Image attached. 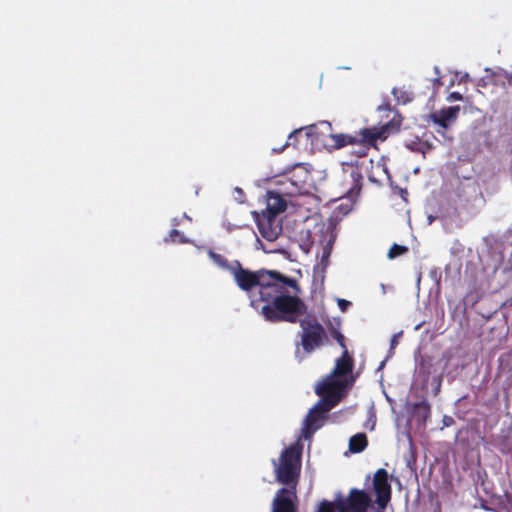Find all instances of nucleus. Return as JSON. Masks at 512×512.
Masks as SVG:
<instances>
[{"label": "nucleus", "mask_w": 512, "mask_h": 512, "mask_svg": "<svg viewBox=\"0 0 512 512\" xmlns=\"http://www.w3.org/2000/svg\"><path fill=\"white\" fill-rule=\"evenodd\" d=\"M368 439L365 433H357L349 440V450L352 453H361L366 449Z\"/></svg>", "instance_id": "obj_17"}, {"label": "nucleus", "mask_w": 512, "mask_h": 512, "mask_svg": "<svg viewBox=\"0 0 512 512\" xmlns=\"http://www.w3.org/2000/svg\"><path fill=\"white\" fill-rule=\"evenodd\" d=\"M407 252H408L407 246H403V245H399V244L395 243L390 247L387 256L389 259H394L398 256H401V255L407 253Z\"/></svg>", "instance_id": "obj_21"}, {"label": "nucleus", "mask_w": 512, "mask_h": 512, "mask_svg": "<svg viewBox=\"0 0 512 512\" xmlns=\"http://www.w3.org/2000/svg\"><path fill=\"white\" fill-rule=\"evenodd\" d=\"M353 368L354 359L349 354L348 349H345V351H342L341 357L336 359L335 367L328 377H332L333 379L345 377L353 371Z\"/></svg>", "instance_id": "obj_13"}, {"label": "nucleus", "mask_w": 512, "mask_h": 512, "mask_svg": "<svg viewBox=\"0 0 512 512\" xmlns=\"http://www.w3.org/2000/svg\"><path fill=\"white\" fill-rule=\"evenodd\" d=\"M350 305H351V302H349L345 299H338V306L342 312H345Z\"/></svg>", "instance_id": "obj_28"}, {"label": "nucleus", "mask_w": 512, "mask_h": 512, "mask_svg": "<svg viewBox=\"0 0 512 512\" xmlns=\"http://www.w3.org/2000/svg\"><path fill=\"white\" fill-rule=\"evenodd\" d=\"M298 323L301 328L299 345L305 354H311L328 343L327 332L316 317H304Z\"/></svg>", "instance_id": "obj_4"}, {"label": "nucleus", "mask_w": 512, "mask_h": 512, "mask_svg": "<svg viewBox=\"0 0 512 512\" xmlns=\"http://www.w3.org/2000/svg\"><path fill=\"white\" fill-rule=\"evenodd\" d=\"M286 207L287 203L279 193L273 191L268 192L267 211L270 216L274 217L277 214L285 211Z\"/></svg>", "instance_id": "obj_14"}, {"label": "nucleus", "mask_w": 512, "mask_h": 512, "mask_svg": "<svg viewBox=\"0 0 512 512\" xmlns=\"http://www.w3.org/2000/svg\"><path fill=\"white\" fill-rule=\"evenodd\" d=\"M343 388L344 383L332 377H327L322 382L316 389V393L321 396V399L316 404L321 408L322 412L328 413L340 402Z\"/></svg>", "instance_id": "obj_6"}, {"label": "nucleus", "mask_w": 512, "mask_h": 512, "mask_svg": "<svg viewBox=\"0 0 512 512\" xmlns=\"http://www.w3.org/2000/svg\"><path fill=\"white\" fill-rule=\"evenodd\" d=\"M373 489L376 494L378 508L384 510L391 500L392 489L389 482V475L384 468L378 469L373 477Z\"/></svg>", "instance_id": "obj_8"}, {"label": "nucleus", "mask_w": 512, "mask_h": 512, "mask_svg": "<svg viewBox=\"0 0 512 512\" xmlns=\"http://www.w3.org/2000/svg\"><path fill=\"white\" fill-rule=\"evenodd\" d=\"M495 82L501 83L502 85H505L507 82L509 86H512V75H509L508 73H497L494 75Z\"/></svg>", "instance_id": "obj_25"}, {"label": "nucleus", "mask_w": 512, "mask_h": 512, "mask_svg": "<svg viewBox=\"0 0 512 512\" xmlns=\"http://www.w3.org/2000/svg\"><path fill=\"white\" fill-rule=\"evenodd\" d=\"M460 112V106H449L440 109L439 111L433 112L430 115L431 120L434 124L446 129L448 126L455 122Z\"/></svg>", "instance_id": "obj_12"}, {"label": "nucleus", "mask_w": 512, "mask_h": 512, "mask_svg": "<svg viewBox=\"0 0 512 512\" xmlns=\"http://www.w3.org/2000/svg\"><path fill=\"white\" fill-rule=\"evenodd\" d=\"M329 333H330L331 337H333L336 340V342L339 344V346L342 348V350L345 351V349H347V346L345 343V337L341 333V331L338 328L332 326L329 329Z\"/></svg>", "instance_id": "obj_22"}, {"label": "nucleus", "mask_w": 512, "mask_h": 512, "mask_svg": "<svg viewBox=\"0 0 512 512\" xmlns=\"http://www.w3.org/2000/svg\"><path fill=\"white\" fill-rule=\"evenodd\" d=\"M297 490L280 488L272 501V512H298Z\"/></svg>", "instance_id": "obj_9"}, {"label": "nucleus", "mask_w": 512, "mask_h": 512, "mask_svg": "<svg viewBox=\"0 0 512 512\" xmlns=\"http://www.w3.org/2000/svg\"><path fill=\"white\" fill-rule=\"evenodd\" d=\"M401 120L395 117L380 127L362 128L357 132V140L355 141L352 153L356 158L365 157L370 148L376 145L378 140H386L390 134L400 131Z\"/></svg>", "instance_id": "obj_3"}, {"label": "nucleus", "mask_w": 512, "mask_h": 512, "mask_svg": "<svg viewBox=\"0 0 512 512\" xmlns=\"http://www.w3.org/2000/svg\"><path fill=\"white\" fill-rule=\"evenodd\" d=\"M303 128H300V129H297L295 130L294 132H292L290 135H289V139H292L293 137H295L296 135L298 134H301L303 132Z\"/></svg>", "instance_id": "obj_30"}, {"label": "nucleus", "mask_w": 512, "mask_h": 512, "mask_svg": "<svg viewBox=\"0 0 512 512\" xmlns=\"http://www.w3.org/2000/svg\"><path fill=\"white\" fill-rule=\"evenodd\" d=\"M181 218L182 219H187L188 221L192 220L186 213H184Z\"/></svg>", "instance_id": "obj_32"}, {"label": "nucleus", "mask_w": 512, "mask_h": 512, "mask_svg": "<svg viewBox=\"0 0 512 512\" xmlns=\"http://www.w3.org/2000/svg\"><path fill=\"white\" fill-rule=\"evenodd\" d=\"M292 184L296 185V187L299 189L300 187L298 186V184L295 182V181H292Z\"/></svg>", "instance_id": "obj_34"}, {"label": "nucleus", "mask_w": 512, "mask_h": 512, "mask_svg": "<svg viewBox=\"0 0 512 512\" xmlns=\"http://www.w3.org/2000/svg\"><path fill=\"white\" fill-rule=\"evenodd\" d=\"M463 100V96L461 93L459 92H451L448 97H447V101L448 102H453V101H461Z\"/></svg>", "instance_id": "obj_27"}, {"label": "nucleus", "mask_w": 512, "mask_h": 512, "mask_svg": "<svg viewBox=\"0 0 512 512\" xmlns=\"http://www.w3.org/2000/svg\"><path fill=\"white\" fill-rule=\"evenodd\" d=\"M299 294L294 292V295H289L287 287L276 291L263 301L265 304L261 307V315L272 323H297L307 311V305Z\"/></svg>", "instance_id": "obj_1"}, {"label": "nucleus", "mask_w": 512, "mask_h": 512, "mask_svg": "<svg viewBox=\"0 0 512 512\" xmlns=\"http://www.w3.org/2000/svg\"><path fill=\"white\" fill-rule=\"evenodd\" d=\"M336 500L334 502L328 501V500H322L318 504V508L316 512H336Z\"/></svg>", "instance_id": "obj_24"}, {"label": "nucleus", "mask_w": 512, "mask_h": 512, "mask_svg": "<svg viewBox=\"0 0 512 512\" xmlns=\"http://www.w3.org/2000/svg\"><path fill=\"white\" fill-rule=\"evenodd\" d=\"M326 415L327 413L322 412L321 408L315 404L305 418L304 427L302 429L303 436L305 438H310L318 429H320L324 424L327 417Z\"/></svg>", "instance_id": "obj_11"}, {"label": "nucleus", "mask_w": 512, "mask_h": 512, "mask_svg": "<svg viewBox=\"0 0 512 512\" xmlns=\"http://www.w3.org/2000/svg\"><path fill=\"white\" fill-rule=\"evenodd\" d=\"M301 459L302 445L297 442L285 448L278 460H272L275 479L284 485L285 489L297 490L301 472Z\"/></svg>", "instance_id": "obj_2"}, {"label": "nucleus", "mask_w": 512, "mask_h": 512, "mask_svg": "<svg viewBox=\"0 0 512 512\" xmlns=\"http://www.w3.org/2000/svg\"><path fill=\"white\" fill-rule=\"evenodd\" d=\"M314 127H315V126H309V127L307 128V130H308L307 135H309V134L311 133V131H312V129H314Z\"/></svg>", "instance_id": "obj_33"}, {"label": "nucleus", "mask_w": 512, "mask_h": 512, "mask_svg": "<svg viewBox=\"0 0 512 512\" xmlns=\"http://www.w3.org/2000/svg\"><path fill=\"white\" fill-rule=\"evenodd\" d=\"M372 499L364 490L352 488L347 497L336 499L337 512H367Z\"/></svg>", "instance_id": "obj_7"}, {"label": "nucleus", "mask_w": 512, "mask_h": 512, "mask_svg": "<svg viewBox=\"0 0 512 512\" xmlns=\"http://www.w3.org/2000/svg\"><path fill=\"white\" fill-rule=\"evenodd\" d=\"M181 220H182V218H177V217H176V218H173V220H172V225H173L174 227H177L178 225H180Z\"/></svg>", "instance_id": "obj_31"}, {"label": "nucleus", "mask_w": 512, "mask_h": 512, "mask_svg": "<svg viewBox=\"0 0 512 512\" xmlns=\"http://www.w3.org/2000/svg\"><path fill=\"white\" fill-rule=\"evenodd\" d=\"M208 255L210 259L213 261V263L218 265L220 268L229 271L230 273L235 268V262L233 264H230L228 260L219 253L209 250Z\"/></svg>", "instance_id": "obj_18"}, {"label": "nucleus", "mask_w": 512, "mask_h": 512, "mask_svg": "<svg viewBox=\"0 0 512 512\" xmlns=\"http://www.w3.org/2000/svg\"><path fill=\"white\" fill-rule=\"evenodd\" d=\"M260 300L263 302L273 293L285 287H290L296 293H301L298 282L291 277L285 276L274 270H258L257 271Z\"/></svg>", "instance_id": "obj_5"}, {"label": "nucleus", "mask_w": 512, "mask_h": 512, "mask_svg": "<svg viewBox=\"0 0 512 512\" xmlns=\"http://www.w3.org/2000/svg\"><path fill=\"white\" fill-rule=\"evenodd\" d=\"M231 274L241 290L248 292L257 287V271L243 268L238 260L235 261V268L232 270Z\"/></svg>", "instance_id": "obj_10"}, {"label": "nucleus", "mask_w": 512, "mask_h": 512, "mask_svg": "<svg viewBox=\"0 0 512 512\" xmlns=\"http://www.w3.org/2000/svg\"><path fill=\"white\" fill-rule=\"evenodd\" d=\"M357 140V132L355 134H330L329 135V143L328 145L335 150L341 149L348 145H354Z\"/></svg>", "instance_id": "obj_15"}, {"label": "nucleus", "mask_w": 512, "mask_h": 512, "mask_svg": "<svg viewBox=\"0 0 512 512\" xmlns=\"http://www.w3.org/2000/svg\"><path fill=\"white\" fill-rule=\"evenodd\" d=\"M335 240H336V233H335L334 229L328 227L326 230V235H325L324 239L321 240V244L323 246L322 257H321L322 261H324L325 259H328L330 257L331 250H332Z\"/></svg>", "instance_id": "obj_16"}, {"label": "nucleus", "mask_w": 512, "mask_h": 512, "mask_svg": "<svg viewBox=\"0 0 512 512\" xmlns=\"http://www.w3.org/2000/svg\"><path fill=\"white\" fill-rule=\"evenodd\" d=\"M351 178L353 180L354 185L353 187L350 188L349 194L351 196L358 195L361 191V180L363 179V177L359 171H352Z\"/></svg>", "instance_id": "obj_19"}, {"label": "nucleus", "mask_w": 512, "mask_h": 512, "mask_svg": "<svg viewBox=\"0 0 512 512\" xmlns=\"http://www.w3.org/2000/svg\"><path fill=\"white\" fill-rule=\"evenodd\" d=\"M258 228L261 235L268 241H273L277 238L278 232L275 229L271 228L270 226L266 227L264 223L259 222Z\"/></svg>", "instance_id": "obj_20"}, {"label": "nucleus", "mask_w": 512, "mask_h": 512, "mask_svg": "<svg viewBox=\"0 0 512 512\" xmlns=\"http://www.w3.org/2000/svg\"><path fill=\"white\" fill-rule=\"evenodd\" d=\"M401 333L399 334H395L393 335V337L391 338V349L395 348L396 345L398 344V337Z\"/></svg>", "instance_id": "obj_29"}, {"label": "nucleus", "mask_w": 512, "mask_h": 512, "mask_svg": "<svg viewBox=\"0 0 512 512\" xmlns=\"http://www.w3.org/2000/svg\"><path fill=\"white\" fill-rule=\"evenodd\" d=\"M415 409L418 413L423 415V418L426 419L430 414V405L427 402H419L415 404Z\"/></svg>", "instance_id": "obj_26"}, {"label": "nucleus", "mask_w": 512, "mask_h": 512, "mask_svg": "<svg viewBox=\"0 0 512 512\" xmlns=\"http://www.w3.org/2000/svg\"><path fill=\"white\" fill-rule=\"evenodd\" d=\"M165 242H179V243H187L188 240L176 229H172L168 236L165 238Z\"/></svg>", "instance_id": "obj_23"}]
</instances>
